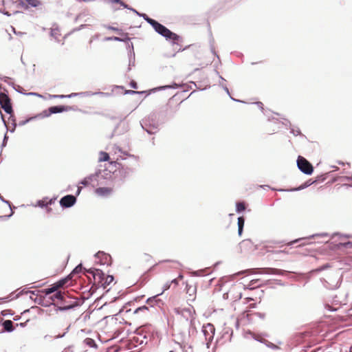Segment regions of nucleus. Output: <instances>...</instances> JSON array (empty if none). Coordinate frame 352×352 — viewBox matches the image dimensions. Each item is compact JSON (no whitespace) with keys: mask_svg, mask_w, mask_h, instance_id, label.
<instances>
[{"mask_svg":"<svg viewBox=\"0 0 352 352\" xmlns=\"http://www.w3.org/2000/svg\"><path fill=\"white\" fill-rule=\"evenodd\" d=\"M100 177H101V176H100V175H97V176H96V179L99 182V181H100Z\"/></svg>","mask_w":352,"mask_h":352,"instance_id":"32","label":"nucleus"},{"mask_svg":"<svg viewBox=\"0 0 352 352\" xmlns=\"http://www.w3.org/2000/svg\"><path fill=\"white\" fill-rule=\"evenodd\" d=\"M26 321L25 323H16L15 325L13 324V322L10 320H5L2 325L3 327V329L5 331L8 332H11L15 329V328L18 326L24 327L25 324L27 322Z\"/></svg>","mask_w":352,"mask_h":352,"instance_id":"15","label":"nucleus"},{"mask_svg":"<svg viewBox=\"0 0 352 352\" xmlns=\"http://www.w3.org/2000/svg\"><path fill=\"white\" fill-rule=\"evenodd\" d=\"M146 21L153 28V29L160 34L173 41V43H177L180 40V36L177 34L171 32L164 25L158 23L155 20L149 17L146 18Z\"/></svg>","mask_w":352,"mask_h":352,"instance_id":"2","label":"nucleus"},{"mask_svg":"<svg viewBox=\"0 0 352 352\" xmlns=\"http://www.w3.org/2000/svg\"><path fill=\"white\" fill-rule=\"evenodd\" d=\"M96 256L97 258L102 259V261H101L102 264H107L108 265L110 263V261H111V256H110V255L107 254H105L104 252H98L96 254Z\"/></svg>","mask_w":352,"mask_h":352,"instance_id":"18","label":"nucleus"},{"mask_svg":"<svg viewBox=\"0 0 352 352\" xmlns=\"http://www.w3.org/2000/svg\"><path fill=\"white\" fill-rule=\"evenodd\" d=\"M170 352H173V351H170Z\"/></svg>","mask_w":352,"mask_h":352,"instance_id":"37","label":"nucleus"},{"mask_svg":"<svg viewBox=\"0 0 352 352\" xmlns=\"http://www.w3.org/2000/svg\"><path fill=\"white\" fill-rule=\"evenodd\" d=\"M25 2H27L29 5L36 7L40 4V0H24Z\"/></svg>","mask_w":352,"mask_h":352,"instance_id":"24","label":"nucleus"},{"mask_svg":"<svg viewBox=\"0 0 352 352\" xmlns=\"http://www.w3.org/2000/svg\"><path fill=\"white\" fill-rule=\"evenodd\" d=\"M76 95H77V94H70V95L67 96V97L71 98V97H72L73 96H76Z\"/></svg>","mask_w":352,"mask_h":352,"instance_id":"31","label":"nucleus"},{"mask_svg":"<svg viewBox=\"0 0 352 352\" xmlns=\"http://www.w3.org/2000/svg\"><path fill=\"white\" fill-rule=\"evenodd\" d=\"M87 272L91 275L94 285L97 287L106 289L114 280L111 275L105 274L102 270L98 269H89Z\"/></svg>","mask_w":352,"mask_h":352,"instance_id":"1","label":"nucleus"},{"mask_svg":"<svg viewBox=\"0 0 352 352\" xmlns=\"http://www.w3.org/2000/svg\"><path fill=\"white\" fill-rule=\"evenodd\" d=\"M52 299L54 301L58 300V303L63 309H69L74 307L76 303V301H68L70 299L68 294L63 292H57L52 297Z\"/></svg>","mask_w":352,"mask_h":352,"instance_id":"3","label":"nucleus"},{"mask_svg":"<svg viewBox=\"0 0 352 352\" xmlns=\"http://www.w3.org/2000/svg\"><path fill=\"white\" fill-rule=\"evenodd\" d=\"M85 342L87 345H88L90 347H96V344L95 343V341L89 338H87L85 340Z\"/></svg>","mask_w":352,"mask_h":352,"instance_id":"22","label":"nucleus"},{"mask_svg":"<svg viewBox=\"0 0 352 352\" xmlns=\"http://www.w3.org/2000/svg\"><path fill=\"white\" fill-rule=\"evenodd\" d=\"M100 154L106 155V154H107V153H105V152H101V153H100Z\"/></svg>","mask_w":352,"mask_h":352,"instance_id":"36","label":"nucleus"},{"mask_svg":"<svg viewBox=\"0 0 352 352\" xmlns=\"http://www.w3.org/2000/svg\"><path fill=\"white\" fill-rule=\"evenodd\" d=\"M76 199L74 195H69L63 197L60 200V204L65 208L72 206L76 203Z\"/></svg>","mask_w":352,"mask_h":352,"instance_id":"13","label":"nucleus"},{"mask_svg":"<svg viewBox=\"0 0 352 352\" xmlns=\"http://www.w3.org/2000/svg\"><path fill=\"white\" fill-rule=\"evenodd\" d=\"M130 86L131 87H132L133 89H137L138 88V84L134 80H131V82H130Z\"/></svg>","mask_w":352,"mask_h":352,"instance_id":"26","label":"nucleus"},{"mask_svg":"<svg viewBox=\"0 0 352 352\" xmlns=\"http://www.w3.org/2000/svg\"><path fill=\"white\" fill-rule=\"evenodd\" d=\"M202 331L206 341L210 342L212 340L215 332V328L212 324L207 323L204 324L202 328Z\"/></svg>","mask_w":352,"mask_h":352,"instance_id":"7","label":"nucleus"},{"mask_svg":"<svg viewBox=\"0 0 352 352\" xmlns=\"http://www.w3.org/2000/svg\"><path fill=\"white\" fill-rule=\"evenodd\" d=\"M140 312L143 313L144 315L147 314L148 312V308L146 306H142L135 309L133 311L134 314H140Z\"/></svg>","mask_w":352,"mask_h":352,"instance_id":"21","label":"nucleus"},{"mask_svg":"<svg viewBox=\"0 0 352 352\" xmlns=\"http://www.w3.org/2000/svg\"><path fill=\"white\" fill-rule=\"evenodd\" d=\"M175 312L178 314H181L187 320H190L191 321L195 319V310L193 307L190 306L188 308L175 309Z\"/></svg>","mask_w":352,"mask_h":352,"instance_id":"6","label":"nucleus"},{"mask_svg":"<svg viewBox=\"0 0 352 352\" xmlns=\"http://www.w3.org/2000/svg\"><path fill=\"white\" fill-rule=\"evenodd\" d=\"M112 192L113 187L111 186L98 187L95 190L96 194L100 197L109 196Z\"/></svg>","mask_w":352,"mask_h":352,"instance_id":"14","label":"nucleus"},{"mask_svg":"<svg viewBox=\"0 0 352 352\" xmlns=\"http://www.w3.org/2000/svg\"><path fill=\"white\" fill-rule=\"evenodd\" d=\"M178 278H183V276H182V275H179Z\"/></svg>","mask_w":352,"mask_h":352,"instance_id":"35","label":"nucleus"},{"mask_svg":"<svg viewBox=\"0 0 352 352\" xmlns=\"http://www.w3.org/2000/svg\"><path fill=\"white\" fill-rule=\"evenodd\" d=\"M338 248H352V236L350 237H342L340 239V241L336 244Z\"/></svg>","mask_w":352,"mask_h":352,"instance_id":"16","label":"nucleus"},{"mask_svg":"<svg viewBox=\"0 0 352 352\" xmlns=\"http://www.w3.org/2000/svg\"><path fill=\"white\" fill-rule=\"evenodd\" d=\"M314 182H316V181H313L311 179H308L305 183L302 184L298 188H296L295 190H302V189L311 186Z\"/></svg>","mask_w":352,"mask_h":352,"instance_id":"20","label":"nucleus"},{"mask_svg":"<svg viewBox=\"0 0 352 352\" xmlns=\"http://www.w3.org/2000/svg\"><path fill=\"white\" fill-rule=\"evenodd\" d=\"M245 223V219L243 217H240L238 218V232L241 236L243 232V226Z\"/></svg>","mask_w":352,"mask_h":352,"instance_id":"19","label":"nucleus"},{"mask_svg":"<svg viewBox=\"0 0 352 352\" xmlns=\"http://www.w3.org/2000/svg\"><path fill=\"white\" fill-rule=\"evenodd\" d=\"M52 97H53V98H64V97H65V96H64V95H60V96H53Z\"/></svg>","mask_w":352,"mask_h":352,"instance_id":"29","label":"nucleus"},{"mask_svg":"<svg viewBox=\"0 0 352 352\" xmlns=\"http://www.w3.org/2000/svg\"><path fill=\"white\" fill-rule=\"evenodd\" d=\"M173 283H175V284H177V279H174V280H173Z\"/></svg>","mask_w":352,"mask_h":352,"instance_id":"33","label":"nucleus"},{"mask_svg":"<svg viewBox=\"0 0 352 352\" xmlns=\"http://www.w3.org/2000/svg\"><path fill=\"white\" fill-rule=\"evenodd\" d=\"M71 278L67 276V278H63L58 282L54 283L50 288L46 289V294H50L57 291L59 288H61L65 286V285L70 280Z\"/></svg>","mask_w":352,"mask_h":352,"instance_id":"10","label":"nucleus"},{"mask_svg":"<svg viewBox=\"0 0 352 352\" xmlns=\"http://www.w3.org/2000/svg\"><path fill=\"white\" fill-rule=\"evenodd\" d=\"M241 251L244 253L252 252L256 250V246L250 239L242 241L239 245Z\"/></svg>","mask_w":352,"mask_h":352,"instance_id":"9","label":"nucleus"},{"mask_svg":"<svg viewBox=\"0 0 352 352\" xmlns=\"http://www.w3.org/2000/svg\"><path fill=\"white\" fill-rule=\"evenodd\" d=\"M297 165L298 168L307 175H311L314 171L311 164L301 155H298Z\"/></svg>","mask_w":352,"mask_h":352,"instance_id":"4","label":"nucleus"},{"mask_svg":"<svg viewBox=\"0 0 352 352\" xmlns=\"http://www.w3.org/2000/svg\"><path fill=\"white\" fill-rule=\"evenodd\" d=\"M124 309H125V307H124V308H123L122 309H121L120 312V313H122L123 311H124Z\"/></svg>","mask_w":352,"mask_h":352,"instance_id":"34","label":"nucleus"},{"mask_svg":"<svg viewBox=\"0 0 352 352\" xmlns=\"http://www.w3.org/2000/svg\"><path fill=\"white\" fill-rule=\"evenodd\" d=\"M179 109V104L172 98L169 99L166 105L163 107V111L165 113H175Z\"/></svg>","mask_w":352,"mask_h":352,"instance_id":"11","label":"nucleus"},{"mask_svg":"<svg viewBox=\"0 0 352 352\" xmlns=\"http://www.w3.org/2000/svg\"><path fill=\"white\" fill-rule=\"evenodd\" d=\"M48 204L47 202H45L44 200H42V201H38V205L41 207L44 206H47Z\"/></svg>","mask_w":352,"mask_h":352,"instance_id":"27","label":"nucleus"},{"mask_svg":"<svg viewBox=\"0 0 352 352\" xmlns=\"http://www.w3.org/2000/svg\"><path fill=\"white\" fill-rule=\"evenodd\" d=\"M72 108L70 106H54L50 107L47 110L43 111L45 116H49L52 113H62L64 111H68L72 110Z\"/></svg>","mask_w":352,"mask_h":352,"instance_id":"8","label":"nucleus"},{"mask_svg":"<svg viewBox=\"0 0 352 352\" xmlns=\"http://www.w3.org/2000/svg\"><path fill=\"white\" fill-rule=\"evenodd\" d=\"M146 131L149 133H155V131H153L151 129H146Z\"/></svg>","mask_w":352,"mask_h":352,"instance_id":"30","label":"nucleus"},{"mask_svg":"<svg viewBox=\"0 0 352 352\" xmlns=\"http://www.w3.org/2000/svg\"><path fill=\"white\" fill-rule=\"evenodd\" d=\"M0 106L8 114L12 113L13 111L10 99L3 92H0Z\"/></svg>","mask_w":352,"mask_h":352,"instance_id":"5","label":"nucleus"},{"mask_svg":"<svg viewBox=\"0 0 352 352\" xmlns=\"http://www.w3.org/2000/svg\"><path fill=\"white\" fill-rule=\"evenodd\" d=\"M109 155H103V157L100 158V162H108V164H105L104 166L109 173H114L117 170L118 164L115 161L109 162Z\"/></svg>","mask_w":352,"mask_h":352,"instance_id":"12","label":"nucleus"},{"mask_svg":"<svg viewBox=\"0 0 352 352\" xmlns=\"http://www.w3.org/2000/svg\"><path fill=\"white\" fill-rule=\"evenodd\" d=\"M80 269H81V265H80L77 266V267L74 270L73 272H74V273H78V272H79V270H80Z\"/></svg>","mask_w":352,"mask_h":352,"instance_id":"28","label":"nucleus"},{"mask_svg":"<svg viewBox=\"0 0 352 352\" xmlns=\"http://www.w3.org/2000/svg\"><path fill=\"white\" fill-rule=\"evenodd\" d=\"M245 210V205L243 202H239L236 204V211L242 212Z\"/></svg>","mask_w":352,"mask_h":352,"instance_id":"23","label":"nucleus"},{"mask_svg":"<svg viewBox=\"0 0 352 352\" xmlns=\"http://www.w3.org/2000/svg\"><path fill=\"white\" fill-rule=\"evenodd\" d=\"M186 293L189 294L188 300H194L196 298V287L187 285L186 287Z\"/></svg>","mask_w":352,"mask_h":352,"instance_id":"17","label":"nucleus"},{"mask_svg":"<svg viewBox=\"0 0 352 352\" xmlns=\"http://www.w3.org/2000/svg\"><path fill=\"white\" fill-rule=\"evenodd\" d=\"M144 93V91H133V90H127L125 91V94H142Z\"/></svg>","mask_w":352,"mask_h":352,"instance_id":"25","label":"nucleus"}]
</instances>
